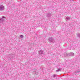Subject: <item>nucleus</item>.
Listing matches in <instances>:
<instances>
[{
    "mask_svg": "<svg viewBox=\"0 0 80 80\" xmlns=\"http://www.w3.org/2000/svg\"><path fill=\"white\" fill-rule=\"evenodd\" d=\"M77 36L78 37H80V33H77Z\"/></svg>",
    "mask_w": 80,
    "mask_h": 80,
    "instance_id": "0eeeda50",
    "label": "nucleus"
},
{
    "mask_svg": "<svg viewBox=\"0 0 80 80\" xmlns=\"http://www.w3.org/2000/svg\"><path fill=\"white\" fill-rule=\"evenodd\" d=\"M73 55H74V53L71 52L70 53L69 55L70 56H71L72 57V56H73Z\"/></svg>",
    "mask_w": 80,
    "mask_h": 80,
    "instance_id": "423d86ee",
    "label": "nucleus"
},
{
    "mask_svg": "<svg viewBox=\"0 0 80 80\" xmlns=\"http://www.w3.org/2000/svg\"><path fill=\"white\" fill-rule=\"evenodd\" d=\"M80 72V71H76V73H79V72Z\"/></svg>",
    "mask_w": 80,
    "mask_h": 80,
    "instance_id": "ddd939ff",
    "label": "nucleus"
},
{
    "mask_svg": "<svg viewBox=\"0 0 80 80\" xmlns=\"http://www.w3.org/2000/svg\"><path fill=\"white\" fill-rule=\"evenodd\" d=\"M70 18L69 17H66V19L68 20H70Z\"/></svg>",
    "mask_w": 80,
    "mask_h": 80,
    "instance_id": "1a4fd4ad",
    "label": "nucleus"
},
{
    "mask_svg": "<svg viewBox=\"0 0 80 80\" xmlns=\"http://www.w3.org/2000/svg\"><path fill=\"white\" fill-rule=\"evenodd\" d=\"M37 73H38V72H37V71H35V74H36V75H37Z\"/></svg>",
    "mask_w": 80,
    "mask_h": 80,
    "instance_id": "f8f14e48",
    "label": "nucleus"
},
{
    "mask_svg": "<svg viewBox=\"0 0 80 80\" xmlns=\"http://www.w3.org/2000/svg\"><path fill=\"white\" fill-rule=\"evenodd\" d=\"M48 40L50 42H54V39H53V38L52 37H50L49 38Z\"/></svg>",
    "mask_w": 80,
    "mask_h": 80,
    "instance_id": "f03ea898",
    "label": "nucleus"
},
{
    "mask_svg": "<svg viewBox=\"0 0 80 80\" xmlns=\"http://www.w3.org/2000/svg\"><path fill=\"white\" fill-rule=\"evenodd\" d=\"M38 52L39 54L41 55V54H43V51L42 50H39L38 51Z\"/></svg>",
    "mask_w": 80,
    "mask_h": 80,
    "instance_id": "20e7f679",
    "label": "nucleus"
},
{
    "mask_svg": "<svg viewBox=\"0 0 80 80\" xmlns=\"http://www.w3.org/2000/svg\"><path fill=\"white\" fill-rule=\"evenodd\" d=\"M20 38H23V35H20Z\"/></svg>",
    "mask_w": 80,
    "mask_h": 80,
    "instance_id": "9b49d317",
    "label": "nucleus"
},
{
    "mask_svg": "<svg viewBox=\"0 0 80 80\" xmlns=\"http://www.w3.org/2000/svg\"><path fill=\"white\" fill-rule=\"evenodd\" d=\"M5 10V8L4 6L2 5H0V11H2V10Z\"/></svg>",
    "mask_w": 80,
    "mask_h": 80,
    "instance_id": "f257e3e1",
    "label": "nucleus"
},
{
    "mask_svg": "<svg viewBox=\"0 0 80 80\" xmlns=\"http://www.w3.org/2000/svg\"><path fill=\"white\" fill-rule=\"evenodd\" d=\"M51 16H52V14L51 13H48V15H47L48 17H51Z\"/></svg>",
    "mask_w": 80,
    "mask_h": 80,
    "instance_id": "39448f33",
    "label": "nucleus"
},
{
    "mask_svg": "<svg viewBox=\"0 0 80 80\" xmlns=\"http://www.w3.org/2000/svg\"><path fill=\"white\" fill-rule=\"evenodd\" d=\"M60 71H61V69L59 68L58 70H57L56 71V72H60Z\"/></svg>",
    "mask_w": 80,
    "mask_h": 80,
    "instance_id": "6e6552de",
    "label": "nucleus"
},
{
    "mask_svg": "<svg viewBox=\"0 0 80 80\" xmlns=\"http://www.w3.org/2000/svg\"><path fill=\"white\" fill-rule=\"evenodd\" d=\"M4 18H5V17H3L1 18L0 19V23L2 22H3L5 20V19H4Z\"/></svg>",
    "mask_w": 80,
    "mask_h": 80,
    "instance_id": "7ed1b4c3",
    "label": "nucleus"
},
{
    "mask_svg": "<svg viewBox=\"0 0 80 80\" xmlns=\"http://www.w3.org/2000/svg\"><path fill=\"white\" fill-rule=\"evenodd\" d=\"M52 77L53 78H55L56 77V75L55 74H54L52 75Z\"/></svg>",
    "mask_w": 80,
    "mask_h": 80,
    "instance_id": "9d476101",
    "label": "nucleus"
}]
</instances>
